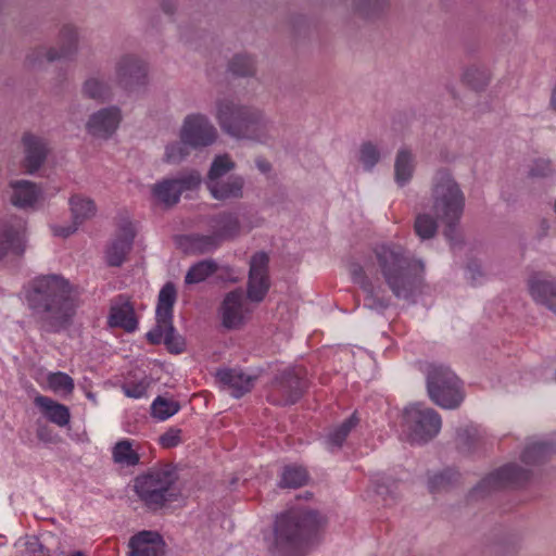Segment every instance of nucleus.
I'll return each mask as SVG.
<instances>
[{"mask_svg": "<svg viewBox=\"0 0 556 556\" xmlns=\"http://www.w3.org/2000/svg\"><path fill=\"white\" fill-rule=\"evenodd\" d=\"M424 263L412 256L396 242L376 244L364 265L352 263L349 271L352 281L365 292V306L382 311L389 307L391 298L381 279L396 298L407 299L419 282Z\"/></svg>", "mask_w": 556, "mask_h": 556, "instance_id": "f257e3e1", "label": "nucleus"}, {"mask_svg": "<svg viewBox=\"0 0 556 556\" xmlns=\"http://www.w3.org/2000/svg\"><path fill=\"white\" fill-rule=\"evenodd\" d=\"M432 199V208L437 218L427 213L418 214L414 224L416 235L422 240L432 238L437 232V219H439L445 226V238L451 244H456V226L464 212L465 195L450 173L438 172Z\"/></svg>", "mask_w": 556, "mask_h": 556, "instance_id": "f03ea898", "label": "nucleus"}, {"mask_svg": "<svg viewBox=\"0 0 556 556\" xmlns=\"http://www.w3.org/2000/svg\"><path fill=\"white\" fill-rule=\"evenodd\" d=\"M28 306L45 316L49 331L64 328L75 312L72 287L60 275H46L31 280L25 289Z\"/></svg>", "mask_w": 556, "mask_h": 556, "instance_id": "7ed1b4c3", "label": "nucleus"}, {"mask_svg": "<svg viewBox=\"0 0 556 556\" xmlns=\"http://www.w3.org/2000/svg\"><path fill=\"white\" fill-rule=\"evenodd\" d=\"M321 516L307 506H292L276 516L274 548L281 556H303L315 541Z\"/></svg>", "mask_w": 556, "mask_h": 556, "instance_id": "20e7f679", "label": "nucleus"}, {"mask_svg": "<svg viewBox=\"0 0 556 556\" xmlns=\"http://www.w3.org/2000/svg\"><path fill=\"white\" fill-rule=\"evenodd\" d=\"M178 472L173 464H160L134 479V492L143 505L152 511L178 500Z\"/></svg>", "mask_w": 556, "mask_h": 556, "instance_id": "39448f33", "label": "nucleus"}, {"mask_svg": "<svg viewBox=\"0 0 556 556\" xmlns=\"http://www.w3.org/2000/svg\"><path fill=\"white\" fill-rule=\"evenodd\" d=\"M217 119L223 130L236 138L265 143L269 126L262 113L255 109L236 105L228 100L217 104Z\"/></svg>", "mask_w": 556, "mask_h": 556, "instance_id": "423d86ee", "label": "nucleus"}, {"mask_svg": "<svg viewBox=\"0 0 556 556\" xmlns=\"http://www.w3.org/2000/svg\"><path fill=\"white\" fill-rule=\"evenodd\" d=\"M442 420L432 408L421 403L409 404L403 412V433L412 443H426L440 431Z\"/></svg>", "mask_w": 556, "mask_h": 556, "instance_id": "0eeeda50", "label": "nucleus"}, {"mask_svg": "<svg viewBox=\"0 0 556 556\" xmlns=\"http://www.w3.org/2000/svg\"><path fill=\"white\" fill-rule=\"evenodd\" d=\"M177 300V291L173 282H166L160 290L156 305V326L147 333V339L152 344L162 342L174 351V342L177 340L175 328L173 326L174 305ZM181 348L175 349L176 353L181 352Z\"/></svg>", "mask_w": 556, "mask_h": 556, "instance_id": "6e6552de", "label": "nucleus"}, {"mask_svg": "<svg viewBox=\"0 0 556 556\" xmlns=\"http://www.w3.org/2000/svg\"><path fill=\"white\" fill-rule=\"evenodd\" d=\"M430 399L443 408H456L464 400L462 383L447 367L433 366L427 377Z\"/></svg>", "mask_w": 556, "mask_h": 556, "instance_id": "1a4fd4ad", "label": "nucleus"}, {"mask_svg": "<svg viewBox=\"0 0 556 556\" xmlns=\"http://www.w3.org/2000/svg\"><path fill=\"white\" fill-rule=\"evenodd\" d=\"M200 182V173L190 170L177 178H167L154 184L151 193L159 203L173 206L179 202L182 192L197 189Z\"/></svg>", "mask_w": 556, "mask_h": 556, "instance_id": "9d476101", "label": "nucleus"}, {"mask_svg": "<svg viewBox=\"0 0 556 556\" xmlns=\"http://www.w3.org/2000/svg\"><path fill=\"white\" fill-rule=\"evenodd\" d=\"M530 479V472L518 465L508 464L491 472L483 478L471 491L470 496H484L491 491L507 488L520 486Z\"/></svg>", "mask_w": 556, "mask_h": 556, "instance_id": "9b49d317", "label": "nucleus"}, {"mask_svg": "<svg viewBox=\"0 0 556 556\" xmlns=\"http://www.w3.org/2000/svg\"><path fill=\"white\" fill-rule=\"evenodd\" d=\"M305 387L303 370L288 368L275 378L269 399L278 405L293 404L301 397Z\"/></svg>", "mask_w": 556, "mask_h": 556, "instance_id": "f8f14e48", "label": "nucleus"}, {"mask_svg": "<svg viewBox=\"0 0 556 556\" xmlns=\"http://www.w3.org/2000/svg\"><path fill=\"white\" fill-rule=\"evenodd\" d=\"M216 135L215 127L202 114L188 115L180 130V139L191 148L212 144L216 139Z\"/></svg>", "mask_w": 556, "mask_h": 556, "instance_id": "ddd939ff", "label": "nucleus"}, {"mask_svg": "<svg viewBox=\"0 0 556 556\" xmlns=\"http://www.w3.org/2000/svg\"><path fill=\"white\" fill-rule=\"evenodd\" d=\"M251 309L242 289L228 292L219 307L222 325L226 329H239L247 321Z\"/></svg>", "mask_w": 556, "mask_h": 556, "instance_id": "4468645a", "label": "nucleus"}, {"mask_svg": "<svg viewBox=\"0 0 556 556\" xmlns=\"http://www.w3.org/2000/svg\"><path fill=\"white\" fill-rule=\"evenodd\" d=\"M268 264L269 257L265 252L255 253L251 257L248 299L252 302L258 303L263 301L269 290Z\"/></svg>", "mask_w": 556, "mask_h": 556, "instance_id": "2eb2a0df", "label": "nucleus"}, {"mask_svg": "<svg viewBox=\"0 0 556 556\" xmlns=\"http://www.w3.org/2000/svg\"><path fill=\"white\" fill-rule=\"evenodd\" d=\"M136 237L135 224L129 219H122L118 224L115 238L105 251L106 262L110 266L118 267L130 252Z\"/></svg>", "mask_w": 556, "mask_h": 556, "instance_id": "dca6fc26", "label": "nucleus"}, {"mask_svg": "<svg viewBox=\"0 0 556 556\" xmlns=\"http://www.w3.org/2000/svg\"><path fill=\"white\" fill-rule=\"evenodd\" d=\"M26 223L21 217L0 222V258L9 252L21 255L25 251Z\"/></svg>", "mask_w": 556, "mask_h": 556, "instance_id": "f3484780", "label": "nucleus"}, {"mask_svg": "<svg viewBox=\"0 0 556 556\" xmlns=\"http://www.w3.org/2000/svg\"><path fill=\"white\" fill-rule=\"evenodd\" d=\"M117 83L125 89L131 90L147 81V66L143 61L126 55L121 59L116 66Z\"/></svg>", "mask_w": 556, "mask_h": 556, "instance_id": "a211bd4d", "label": "nucleus"}, {"mask_svg": "<svg viewBox=\"0 0 556 556\" xmlns=\"http://www.w3.org/2000/svg\"><path fill=\"white\" fill-rule=\"evenodd\" d=\"M128 548V556H164L165 542L159 532L142 530L130 538Z\"/></svg>", "mask_w": 556, "mask_h": 556, "instance_id": "6ab92c4d", "label": "nucleus"}, {"mask_svg": "<svg viewBox=\"0 0 556 556\" xmlns=\"http://www.w3.org/2000/svg\"><path fill=\"white\" fill-rule=\"evenodd\" d=\"M108 324L112 328H121L126 332H134L138 328L135 308L128 299L119 295L112 302Z\"/></svg>", "mask_w": 556, "mask_h": 556, "instance_id": "aec40b11", "label": "nucleus"}, {"mask_svg": "<svg viewBox=\"0 0 556 556\" xmlns=\"http://www.w3.org/2000/svg\"><path fill=\"white\" fill-rule=\"evenodd\" d=\"M121 122V111L117 108L102 109L92 114L87 123L90 135L109 138L114 134Z\"/></svg>", "mask_w": 556, "mask_h": 556, "instance_id": "412c9836", "label": "nucleus"}, {"mask_svg": "<svg viewBox=\"0 0 556 556\" xmlns=\"http://www.w3.org/2000/svg\"><path fill=\"white\" fill-rule=\"evenodd\" d=\"M70 206L74 218V225L68 227H54L55 236L68 237L77 229V225L92 217L96 214V204L89 198L75 194L70 199Z\"/></svg>", "mask_w": 556, "mask_h": 556, "instance_id": "4be33fe9", "label": "nucleus"}, {"mask_svg": "<svg viewBox=\"0 0 556 556\" xmlns=\"http://www.w3.org/2000/svg\"><path fill=\"white\" fill-rule=\"evenodd\" d=\"M532 299L556 314V281L534 275L528 282Z\"/></svg>", "mask_w": 556, "mask_h": 556, "instance_id": "5701e85b", "label": "nucleus"}, {"mask_svg": "<svg viewBox=\"0 0 556 556\" xmlns=\"http://www.w3.org/2000/svg\"><path fill=\"white\" fill-rule=\"evenodd\" d=\"M217 378L224 388L236 399L248 393L252 389L255 380V377L237 369L219 370Z\"/></svg>", "mask_w": 556, "mask_h": 556, "instance_id": "b1692460", "label": "nucleus"}, {"mask_svg": "<svg viewBox=\"0 0 556 556\" xmlns=\"http://www.w3.org/2000/svg\"><path fill=\"white\" fill-rule=\"evenodd\" d=\"M23 144L25 148L24 166L27 173L31 174L42 165L48 152L47 144L41 138L31 134L24 135Z\"/></svg>", "mask_w": 556, "mask_h": 556, "instance_id": "393cba45", "label": "nucleus"}, {"mask_svg": "<svg viewBox=\"0 0 556 556\" xmlns=\"http://www.w3.org/2000/svg\"><path fill=\"white\" fill-rule=\"evenodd\" d=\"M34 403L50 422L59 427H65L70 424L71 413L64 404L58 403L46 395H37Z\"/></svg>", "mask_w": 556, "mask_h": 556, "instance_id": "a878e982", "label": "nucleus"}, {"mask_svg": "<svg viewBox=\"0 0 556 556\" xmlns=\"http://www.w3.org/2000/svg\"><path fill=\"white\" fill-rule=\"evenodd\" d=\"M244 180L240 176H230L227 180L206 182L212 197L216 200L239 199L243 195Z\"/></svg>", "mask_w": 556, "mask_h": 556, "instance_id": "bb28decb", "label": "nucleus"}, {"mask_svg": "<svg viewBox=\"0 0 556 556\" xmlns=\"http://www.w3.org/2000/svg\"><path fill=\"white\" fill-rule=\"evenodd\" d=\"M11 188L13 190L11 201L17 207H31L41 195L37 185L28 180L12 181Z\"/></svg>", "mask_w": 556, "mask_h": 556, "instance_id": "cd10ccee", "label": "nucleus"}, {"mask_svg": "<svg viewBox=\"0 0 556 556\" xmlns=\"http://www.w3.org/2000/svg\"><path fill=\"white\" fill-rule=\"evenodd\" d=\"M210 225L222 241L236 237L240 231L238 215L231 212H223L212 216Z\"/></svg>", "mask_w": 556, "mask_h": 556, "instance_id": "c85d7f7f", "label": "nucleus"}, {"mask_svg": "<svg viewBox=\"0 0 556 556\" xmlns=\"http://www.w3.org/2000/svg\"><path fill=\"white\" fill-rule=\"evenodd\" d=\"M61 48L60 50L50 49L47 52V60L54 61L67 59L76 51L77 31L71 25H65L60 31Z\"/></svg>", "mask_w": 556, "mask_h": 556, "instance_id": "c756f323", "label": "nucleus"}, {"mask_svg": "<svg viewBox=\"0 0 556 556\" xmlns=\"http://www.w3.org/2000/svg\"><path fill=\"white\" fill-rule=\"evenodd\" d=\"M358 422L359 418L357 417V414L353 413L342 424L332 428L326 437V447L330 451L339 450Z\"/></svg>", "mask_w": 556, "mask_h": 556, "instance_id": "7c9ffc66", "label": "nucleus"}, {"mask_svg": "<svg viewBox=\"0 0 556 556\" xmlns=\"http://www.w3.org/2000/svg\"><path fill=\"white\" fill-rule=\"evenodd\" d=\"M152 379L143 375L140 378L127 377L121 384V390L125 396L129 399L140 400L149 396V389L151 388Z\"/></svg>", "mask_w": 556, "mask_h": 556, "instance_id": "2f4dec72", "label": "nucleus"}, {"mask_svg": "<svg viewBox=\"0 0 556 556\" xmlns=\"http://www.w3.org/2000/svg\"><path fill=\"white\" fill-rule=\"evenodd\" d=\"M395 180L400 186L405 185L413 176L415 168L414 156L408 150H400L395 160Z\"/></svg>", "mask_w": 556, "mask_h": 556, "instance_id": "473e14b6", "label": "nucleus"}, {"mask_svg": "<svg viewBox=\"0 0 556 556\" xmlns=\"http://www.w3.org/2000/svg\"><path fill=\"white\" fill-rule=\"evenodd\" d=\"M113 459L117 464L126 466H136L139 460V454L134 450L132 441L124 439L118 441L112 451Z\"/></svg>", "mask_w": 556, "mask_h": 556, "instance_id": "72a5a7b5", "label": "nucleus"}, {"mask_svg": "<svg viewBox=\"0 0 556 556\" xmlns=\"http://www.w3.org/2000/svg\"><path fill=\"white\" fill-rule=\"evenodd\" d=\"M308 473L306 469L298 465L286 466L282 470L279 485L281 488L296 489L306 483Z\"/></svg>", "mask_w": 556, "mask_h": 556, "instance_id": "f704fd0d", "label": "nucleus"}, {"mask_svg": "<svg viewBox=\"0 0 556 556\" xmlns=\"http://www.w3.org/2000/svg\"><path fill=\"white\" fill-rule=\"evenodd\" d=\"M180 409V405L177 401L166 399L164 396H157L151 404V415L153 418L164 421Z\"/></svg>", "mask_w": 556, "mask_h": 556, "instance_id": "c9c22d12", "label": "nucleus"}, {"mask_svg": "<svg viewBox=\"0 0 556 556\" xmlns=\"http://www.w3.org/2000/svg\"><path fill=\"white\" fill-rule=\"evenodd\" d=\"M217 270V265L214 261H201L189 268L185 277L187 285H194L204 281L207 277Z\"/></svg>", "mask_w": 556, "mask_h": 556, "instance_id": "e433bc0d", "label": "nucleus"}, {"mask_svg": "<svg viewBox=\"0 0 556 556\" xmlns=\"http://www.w3.org/2000/svg\"><path fill=\"white\" fill-rule=\"evenodd\" d=\"M553 451V446L545 442H533L526 446L521 460L526 464H539Z\"/></svg>", "mask_w": 556, "mask_h": 556, "instance_id": "4c0bfd02", "label": "nucleus"}, {"mask_svg": "<svg viewBox=\"0 0 556 556\" xmlns=\"http://www.w3.org/2000/svg\"><path fill=\"white\" fill-rule=\"evenodd\" d=\"M186 240L194 251L200 253L213 251L222 242L215 231L212 235H190L186 237Z\"/></svg>", "mask_w": 556, "mask_h": 556, "instance_id": "58836bf2", "label": "nucleus"}, {"mask_svg": "<svg viewBox=\"0 0 556 556\" xmlns=\"http://www.w3.org/2000/svg\"><path fill=\"white\" fill-rule=\"evenodd\" d=\"M235 168V163L228 154L217 155L208 170L206 182L218 181L224 175Z\"/></svg>", "mask_w": 556, "mask_h": 556, "instance_id": "ea45409f", "label": "nucleus"}, {"mask_svg": "<svg viewBox=\"0 0 556 556\" xmlns=\"http://www.w3.org/2000/svg\"><path fill=\"white\" fill-rule=\"evenodd\" d=\"M459 473L453 469H445L444 471L432 476L429 479L428 485L431 493L445 490L457 481Z\"/></svg>", "mask_w": 556, "mask_h": 556, "instance_id": "a19ab883", "label": "nucleus"}, {"mask_svg": "<svg viewBox=\"0 0 556 556\" xmlns=\"http://www.w3.org/2000/svg\"><path fill=\"white\" fill-rule=\"evenodd\" d=\"M229 71L236 76H251L255 72V62L249 55L238 54L230 61Z\"/></svg>", "mask_w": 556, "mask_h": 556, "instance_id": "79ce46f5", "label": "nucleus"}, {"mask_svg": "<svg viewBox=\"0 0 556 556\" xmlns=\"http://www.w3.org/2000/svg\"><path fill=\"white\" fill-rule=\"evenodd\" d=\"M84 93L91 99L105 101L111 97V87L97 78L86 80Z\"/></svg>", "mask_w": 556, "mask_h": 556, "instance_id": "37998d69", "label": "nucleus"}, {"mask_svg": "<svg viewBox=\"0 0 556 556\" xmlns=\"http://www.w3.org/2000/svg\"><path fill=\"white\" fill-rule=\"evenodd\" d=\"M47 383L53 392L72 393L75 387L73 378L62 371L49 374Z\"/></svg>", "mask_w": 556, "mask_h": 556, "instance_id": "c03bdc74", "label": "nucleus"}, {"mask_svg": "<svg viewBox=\"0 0 556 556\" xmlns=\"http://www.w3.org/2000/svg\"><path fill=\"white\" fill-rule=\"evenodd\" d=\"M463 81L472 89L478 90L488 84L489 73L484 68L472 66L464 73Z\"/></svg>", "mask_w": 556, "mask_h": 556, "instance_id": "a18cd8bd", "label": "nucleus"}, {"mask_svg": "<svg viewBox=\"0 0 556 556\" xmlns=\"http://www.w3.org/2000/svg\"><path fill=\"white\" fill-rule=\"evenodd\" d=\"M380 153L378 148L371 142H365L361 147L359 161L366 169H371L379 161Z\"/></svg>", "mask_w": 556, "mask_h": 556, "instance_id": "49530a36", "label": "nucleus"}, {"mask_svg": "<svg viewBox=\"0 0 556 556\" xmlns=\"http://www.w3.org/2000/svg\"><path fill=\"white\" fill-rule=\"evenodd\" d=\"M189 144H185L181 140L180 142H175L168 144L165 150V160L168 163H178L182 161L189 154Z\"/></svg>", "mask_w": 556, "mask_h": 556, "instance_id": "de8ad7c7", "label": "nucleus"}, {"mask_svg": "<svg viewBox=\"0 0 556 556\" xmlns=\"http://www.w3.org/2000/svg\"><path fill=\"white\" fill-rule=\"evenodd\" d=\"M181 442V430L177 428H170L160 437V444L164 448L175 447Z\"/></svg>", "mask_w": 556, "mask_h": 556, "instance_id": "09e8293b", "label": "nucleus"}, {"mask_svg": "<svg viewBox=\"0 0 556 556\" xmlns=\"http://www.w3.org/2000/svg\"><path fill=\"white\" fill-rule=\"evenodd\" d=\"M553 173L552 164L548 160L539 159L534 161L530 168L529 175L531 177H547Z\"/></svg>", "mask_w": 556, "mask_h": 556, "instance_id": "8fccbe9b", "label": "nucleus"}, {"mask_svg": "<svg viewBox=\"0 0 556 556\" xmlns=\"http://www.w3.org/2000/svg\"><path fill=\"white\" fill-rule=\"evenodd\" d=\"M256 166L262 173H267L270 170V164L266 160H257Z\"/></svg>", "mask_w": 556, "mask_h": 556, "instance_id": "3c124183", "label": "nucleus"}, {"mask_svg": "<svg viewBox=\"0 0 556 556\" xmlns=\"http://www.w3.org/2000/svg\"><path fill=\"white\" fill-rule=\"evenodd\" d=\"M377 493L380 494V495H387L389 493H392V491L390 490L389 485L378 484L377 485Z\"/></svg>", "mask_w": 556, "mask_h": 556, "instance_id": "603ef678", "label": "nucleus"}, {"mask_svg": "<svg viewBox=\"0 0 556 556\" xmlns=\"http://www.w3.org/2000/svg\"><path fill=\"white\" fill-rule=\"evenodd\" d=\"M71 556H85L81 552H76L74 554H72Z\"/></svg>", "mask_w": 556, "mask_h": 556, "instance_id": "864d4df0", "label": "nucleus"}]
</instances>
